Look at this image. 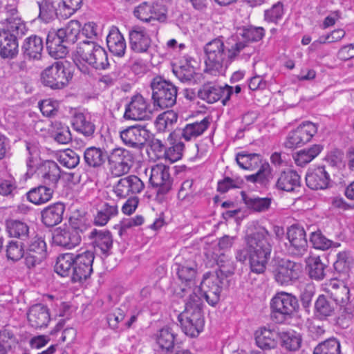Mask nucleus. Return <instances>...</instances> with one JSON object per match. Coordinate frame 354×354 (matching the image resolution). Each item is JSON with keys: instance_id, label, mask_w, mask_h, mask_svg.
<instances>
[{"instance_id": "8", "label": "nucleus", "mask_w": 354, "mask_h": 354, "mask_svg": "<svg viewBox=\"0 0 354 354\" xmlns=\"http://www.w3.org/2000/svg\"><path fill=\"white\" fill-rule=\"evenodd\" d=\"M272 315L280 322L290 317L299 308L298 300L292 294L278 292L270 303Z\"/></svg>"}, {"instance_id": "6", "label": "nucleus", "mask_w": 354, "mask_h": 354, "mask_svg": "<svg viewBox=\"0 0 354 354\" xmlns=\"http://www.w3.org/2000/svg\"><path fill=\"white\" fill-rule=\"evenodd\" d=\"M86 229L77 219L71 220L70 226L58 227L53 233V243L58 246L72 248L81 241L80 232Z\"/></svg>"}, {"instance_id": "31", "label": "nucleus", "mask_w": 354, "mask_h": 354, "mask_svg": "<svg viewBox=\"0 0 354 354\" xmlns=\"http://www.w3.org/2000/svg\"><path fill=\"white\" fill-rule=\"evenodd\" d=\"M38 174L45 183H55L60 177V169L55 162L47 160L38 168Z\"/></svg>"}, {"instance_id": "4", "label": "nucleus", "mask_w": 354, "mask_h": 354, "mask_svg": "<svg viewBox=\"0 0 354 354\" xmlns=\"http://www.w3.org/2000/svg\"><path fill=\"white\" fill-rule=\"evenodd\" d=\"M223 268L222 266L214 272L205 274L201 286L196 288L197 292H201L206 301L212 306L218 304L220 300L223 280L232 273Z\"/></svg>"}, {"instance_id": "5", "label": "nucleus", "mask_w": 354, "mask_h": 354, "mask_svg": "<svg viewBox=\"0 0 354 354\" xmlns=\"http://www.w3.org/2000/svg\"><path fill=\"white\" fill-rule=\"evenodd\" d=\"M150 85L154 107L165 109L176 104L178 89L173 83L160 76H156Z\"/></svg>"}, {"instance_id": "19", "label": "nucleus", "mask_w": 354, "mask_h": 354, "mask_svg": "<svg viewBox=\"0 0 354 354\" xmlns=\"http://www.w3.org/2000/svg\"><path fill=\"white\" fill-rule=\"evenodd\" d=\"M39 8L37 18L42 22L48 24L60 18L57 0H36Z\"/></svg>"}, {"instance_id": "16", "label": "nucleus", "mask_w": 354, "mask_h": 354, "mask_svg": "<svg viewBox=\"0 0 354 354\" xmlns=\"http://www.w3.org/2000/svg\"><path fill=\"white\" fill-rule=\"evenodd\" d=\"M287 237L290 241L289 251L293 255L302 256L307 251L308 242L303 227L292 225L288 229Z\"/></svg>"}, {"instance_id": "59", "label": "nucleus", "mask_w": 354, "mask_h": 354, "mask_svg": "<svg viewBox=\"0 0 354 354\" xmlns=\"http://www.w3.org/2000/svg\"><path fill=\"white\" fill-rule=\"evenodd\" d=\"M243 180L241 178H231L225 177L218 181L217 191L221 193H225L231 188H240L243 185Z\"/></svg>"}, {"instance_id": "2", "label": "nucleus", "mask_w": 354, "mask_h": 354, "mask_svg": "<svg viewBox=\"0 0 354 354\" xmlns=\"http://www.w3.org/2000/svg\"><path fill=\"white\" fill-rule=\"evenodd\" d=\"M245 46L244 42L239 41L231 48H226L219 38L209 41L204 47L205 71L213 75L222 73Z\"/></svg>"}, {"instance_id": "55", "label": "nucleus", "mask_w": 354, "mask_h": 354, "mask_svg": "<svg viewBox=\"0 0 354 354\" xmlns=\"http://www.w3.org/2000/svg\"><path fill=\"white\" fill-rule=\"evenodd\" d=\"M341 315L335 319L337 325L342 328H347L354 317V304H348L346 307H341Z\"/></svg>"}, {"instance_id": "57", "label": "nucleus", "mask_w": 354, "mask_h": 354, "mask_svg": "<svg viewBox=\"0 0 354 354\" xmlns=\"http://www.w3.org/2000/svg\"><path fill=\"white\" fill-rule=\"evenodd\" d=\"M310 242L315 248L322 250H326L330 248L333 243L330 240L326 238L319 230L311 232Z\"/></svg>"}, {"instance_id": "41", "label": "nucleus", "mask_w": 354, "mask_h": 354, "mask_svg": "<svg viewBox=\"0 0 354 354\" xmlns=\"http://www.w3.org/2000/svg\"><path fill=\"white\" fill-rule=\"evenodd\" d=\"M75 254L65 253L58 256L55 265V271L62 277L68 276L73 268Z\"/></svg>"}, {"instance_id": "51", "label": "nucleus", "mask_w": 354, "mask_h": 354, "mask_svg": "<svg viewBox=\"0 0 354 354\" xmlns=\"http://www.w3.org/2000/svg\"><path fill=\"white\" fill-rule=\"evenodd\" d=\"M330 297L337 303V306H339L340 307H346L348 304H353L349 301V288L345 285H342L339 288L330 290Z\"/></svg>"}, {"instance_id": "46", "label": "nucleus", "mask_w": 354, "mask_h": 354, "mask_svg": "<svg viewBox=\"0 0 354 354\" xmlns=\"http://www.w3.org/2000/svg\"><path fill=\"white\" fill-rule=\"evenodd\" d=\"M241 194L243 201L248 208L255 212H266L270 207L271 199L270 198L248 197L243 192Z\"/></svg>"}, {"instance_id": "28", "label": "nucleus", "mask_w": 354, "mask_h": 354, "mask_svg": "<svg viewBox=\"0 0 354 354\" xmlns=\"http://www.w3.org/2000/svg\"><path fill=\"white\" fill-rule=\"evenodd\" d=\"M89 238L92 239V243L96 248H99L100 251L106 254L112 247L113 240L111 233L109 231H102L93 230L89 235Z\"/></svg>"}, {"instance_id": "15", "label": "nucleus", "mask_w": 354, "mask_h": 354, "mask_svg": "<svg viewBox=\"0 0 354 354\" xmlns=\"http://www.w3.org/2000/svg\"><path fill=\"white\" fill-rule=\"evenodd\" d=\"M169 171V167L162 164H157L151 169L149 181L153 187L158 188L160 194H166L171 189L172 179Z\"/></svg>"}, {"instance_id": "32", "label": "nucleus", "mask_w": 354, "mask_h": 354, "mask_svg": "<svg viewBox=\"0 0 354 354\" xmlns=\"http://www.w3.org/2000/svg\"><path fill=\"white\" fill-rule=\"evenodd\" d=\"M53 194V190L44 185H39L31 189L26 195L27 200L35 205H40L49 201Z\"/></svg>"}, {"instance_id": "48", "label": "nucleus", "mask_w": 354, "mask_h": 354, "mask_svg": "<svg viewBox=\"0 0 354 354\" xmlns=\"http://www.w3.org/2000/svg\"><path fill=\"white\" fill-rule=\"evenodd\" d=\"M340 344L336 338H329L319 343L315 348L313 354H339Z\"/></svg>"}, {"instance_id": "52", "label": "nucleus", "mask_w": 354, "mask_h": 354, "mask_svg": "<svg viewBox=\"0 0 354 354\" xmlns=\"http://www.w3.org/2000/svg\"><path fill=\"white\" fill-rule=\"evenodd\" d=\"M202 293L197 292L196 288L189 295L186 300L185 310L183 312H198L203 313Z\"/></svg>"}, {"instance_id": "14", "label": "nucleus", "mask_w": 354, "mask_h": 354, "mask_svg": "<svg viewBox=\"0 0 354 354\" xmlns=\"http://www.w3.org/2000/svg\"><path fill=\"white\" fill-rule=\"evenodd\" d=\"M129 151L120 148L115 149L108 156V160L111 172L116 176L127 173L133 165V159Z\"/></svg>"}, {"instance_id": "21", "label": "nucleus", "mask_w": 354, "mask_h": 354, "mask_svg": "<svg viewBox=\"0 0 354 354\" xmlns=\"http://www.w3.org/2000/svg\"><path fill=\"white\" fill-rule=\"evenodd\" d=\"M337 308V303L330 296L320 295L315 303V315L320 320H325L334 315Z\"/></svg>"}, {"instance_id": "18", "label": "nucleus", "mask_w": 354, "mask_h": 354, "mask_svg": "<svg viewBox=\"0 0 354 354\" xmlns=\"http://www.w3.org/2000/svg\"><path fill=\"white\" fill-rule=\"evenodd\" d=\"M59 31L49 32L46 38V48L50 56L55 59L63 58L68 53V45Z\"/></svg>"}, {"instance_id": "62", "label": "nucleus", "mask_w": 354, "mask_h": 354, "mask_svg": "<svg viewBox=\"0 0 354 354\" xmlns=\"http://www.w3.org/2000/svg\"><path fill=\"white\" fill-rule=\"evenodd\" d=\"M283 15V4L278 2L272 6V7L265 11V20L268 22L277 24L278 20L281 19Z\"/></svg>"}, {"instance_id": "61", "label": "nucleus", "mask_w": 354, "mask_h": 354, "mask_svg": "<svg viewBox=\"0 0 354 354\" xmlns=\"http://www.w3.org/2000/svg\"><path fill=\"white\" fill-rule=\"evenodd\" d=\"M39 109L44 116L53 117L58 112L59 104L57 101L46 99L39 103Z\"/></svg>"}, {"instance_id": "13", "label": "nucleus", "mask_w": 354, "mask_h": 354, "mask_svg": "<svg viewBox=\"0 0 354 354\" xmlns=\"http://www.w3.org/2000/svg\"><path fill=\"white\" fill-rule=\"evenodd\" d=\"M183 332L188 337H196L203 330L205 320L203 313L182 312L178 316Z\"/></svg>"}, {"instance_id": "29", "label": "nucleus", "mask_w": 354, "mask_h": 354, "mask_svg": "<svg viewBox=\"0 0 354 354\" xmlns=\"http://www.w3.org/2000/svg\"><path fill=\"white\" fill-rule=\"evenodd\" d=\"M106 43L109 50L113 54L119 57L124 54L126 44L118 28H111L106 37Z\"/></svg>"}, {"instance_id": "11", "label": "nucleus", "mask_w": 354, "mask_h": 354, "mask_svg": "<svg viewBox=\"0 0 354 354\" xmlns=\"http://www.w3.org/2000/svg\"><path fill=\"white\" fill-rule=\"evenodd\" d=\"M94 259V254L91 251L75 254L71 276L73 282H82L91 277Z\"/></svg>"}, {"instance_id": "54", "label": "nucleus", "mask_w": 354, "mask_h": 354, "mask_svg": "<svg viewBox=\"0 0 354 354\" xmlns=\"http://www.w3.org/2000/svg\"><path fill=\"white\" fill-rule=\"evenodd\" d=\"M265 35V30L262 27L250 26L242 29L241 35L246 41L254 42L260 41Z\"/></svg>"}, {"instance_id": "3", "label": "nucleus", "mask_w": 354, "mask_h": 354, "mask_svg": "<svg viewBox=\"0 0 354 354\" xmlns=\"http://www.w3.org/2000/svg\"><path fill=\"white\" fill-rule=\"evenodd\" d=\"M75 62L80 70L86 73L87 64L95 70H106L109 66L108 53L106 50L96 42L85 40L80 42L76 49Z\"/></svg>"}, {"instance_id": "1", "label": "nucleus", "mask_w": 354, "mask_h": 354, "mask_svg": "<svg viewBox=\"0 0 354 354\" xmlns=\"http://www.w3.org/2000/svg\"><path fill=\"white\" fill-rule=\"evenodd\" d=\"M244 245L235 251V259L241 263L248 261L250 271L255 274H263L270 259L272 246L271 235L263 227L254 232L246 235Z\"/></svg>"}, {"instance_id": "34", "label": "nucleus", "mask_w": 354, "mask_h": 354, "mask_svg": "<svg viewBox=\"0 0 354 354\" xmlns=\"http://www.w3.org/2000/svg\"><path fill=\"white\" fill-rule=\"evenodd\" d=\"M107 158L106 151L95 147L87 148L84 153L85 163L91 167H98L102 165Z\"/></svg>"}, {"instance_id": "33", "label": "nucleus", "mask_w": 354, "mask_h": 354, "mask_svg": "<svg viewBox=\"0 0 354 354\" xmlns=\"http://www.w3.org/2000/svg\"><path fill=\"white\" fill-rule=\"evenodd\" d=\"M6 230L11 237H15L21 241H27L29 239L28 225L19 220H10L6 222Z\"/></svg>"}, {"instance_id": "56", "label": "nucleus", "mask_w": 354, "mask_h": 354, "mask_svg": "<svg viewBox=\"0 0 354 354\" xmlns=\"http://www.w3.org/2000/svg\"><path fill=\"white\" fill-rule=\"evenodd\" d=\"M59 162L68 168H75L80 162V156L71 149H66L59 155Z\"/></svg>"}, {"instance_id": "43", "label": "nucleus", "mask_w": 354, "mask_h": 354, "mask_svg": "<svg viewBox=\"0 0 354 354\" xmlns=\"http://www.w3.org/2000/svg\"><path fill=\"white\" fill-rule=\"evenodd\" d=\"M279 338L281 346L288 351H295L301 346V337L293 331L280 333Z\"/></svg>"}, {"instance_id": "63", "label": "nucleus", "mask_w": 354, "mask_h": 354, "mask_svg": "<svg viewBox=\"0 0 354 354\" xmlns=\"http://www.w3.org/2000/svg\"><path fill=\"white\" fill-rule=\"evenodd\" d=\"M184 147V144L182 142H178L172 147L167 148L165 151V159L171 162L180 160L182 158Z\"/></svg>"}, {"instance_id": "49", "label": "nucleus", "mask_w": 354, "mask_h": 354, "mask_svg": "<svg viewBox=\"0 0 354 354\" xmlns=\"http://www.w3.org/2000/svg\"><path fill=\"white\" fill-rule=\"evenodd\" d=\"M117 213L118 208L116 205H110L108 203H105L95 216L94 223L96 225H105L110 218L116 215Z\"/></svg>"}, {"instance_id": "45", "label": "nucleus", "mask_w": 354, "mask_h": 354, "mask_svg": "<svg viewBox=\"0 0 354 354\" xmlns=\"http://www.w3.org/2000/svg\"><path fill=\"white\" fill-rule=\"evenodd\" d=\"M25 242L19 241H10L6 247V256L7 259L17 262L25 255Z\"/></svg>"}, {"instance_id": "27", "label": "nucleus", "mask_w": 354, "mask_h": 354, "mask_svg": "<svg viewBox=\"0 0 354 354\" xmlns=\"http://www.w3.org/2000/svg\"><path fill=\"white\" fill-rule=\"evenodd\" d=\"M177 274L181 281L191 282L196 275L197 265L193 261H181L180 257L175 259Z\"/></svg>"}, {"instance_id": "64", "label": "nucleus", "mask_w": 354, "mask_h": 354, "mask_svg": "<svg viewBox=\"0 0 354 354\" xmlns=\"http://www.w3.org/2000/svg\"><path fill=\"white\" fill-rule=\"evenodd\" d=\"M46 251V243L40 238L33 239L29 244L26 252H30L35 256L44 258Z\"/></svg>"}, {"instance_id": "24", "label": "nucleus", "mask_w": 354, "mask_h": 354, "mask_svg": "<svg viewBox=\"0 0 354 354\" xmlns=\"http://www.w3.org/2000/svg\"><path fill=\"white\" fill-rule=\"evenodd\" d=\"M65 210L64 205L57 203L46 207L41 212L43 223L47 227H53L61 223Z\"/></svg>"}, {"instance_id": "20", "label": "nucleus", "mask_w": 354, "mask_h": 354, "mask_svg": "<svg viewBox=\"0 0 354 354\" xmlns=\"http://www.w3.org/2000/svg\"><path fill=\"white\" fill-rule=\"evenodd\" d=\"M27 315L30 324L35 328L46 327L50 320L48 308L40 304L32 306Z\"/></svg>"}, {"instance_id": "50", "label": "nucleus", "mask_w": 354, "mask_h": 354, "mask_svg": "<svg viewBox=\"0 0 354 354\" xmlns=\"http://www.w3.org/2000/svg\"><path fill=\"white\" fill-rule=\"evenodd\" d=\"M156 341L162 349L169 351L174 347L175 334L171 328H163L160 330Z\"/></svg>"}, {"instance_id": "22", "label": "nucleus", "mask_w": 354, "mask_h": 354, "mask_svg": "<svg viewBox=\"0 0 354 354\" xmlns=\"http://www.w3.org/2000/svg\"><path fill=\"white\" fill-rule=\"evenodd\" d=\"M300 176L295 171L288 169L282 171L279 176L275 187L281 191L293 192L300 187Z\"/></svg>"}, {"instance_id": "25", "label": "nucleus", "mask_w": 354, "mask_h": 354, "mask_svg": "<svg viewBox=\"0 0 354 354\" xmlns=\"http://www.w3.org/2000/svg\"><path fill=\"white\" fill-rule=\"evenodd\" d=\"M18 41L10 32L0 31V56L12 59L18 53Z\"/></svg>"}, {"instance_id": "44", "label": "nucleus", "mask_w": 354, "mask_h": 354, "mask_svg": "<svg viewBox=\"0 0 354 354\" xmlns=\"http://www.w3.org/2000/svg\"><path fill=\"white\" fill-rule=\"evenodd\" d=\"M61 19H68L80 9L82 0H57Z\"/></svg>"}, {"instance_id": "53", "label": "nucleus", "mask_w": 354, "mask_h": 354, "mask_svg": "<svg viewBox=\"0 0 354 354\" xmlns=\"http://www.w3.org/2000/svg\"><path fill=\"white\" fill-rule=\"evenodd\" d=\"M353 259L351 254L344 251L339 252L334 263V269L339 273L346 274L350 270Z\"/></svg>"}, {"instance_id": "36", "label": "nucleus", "mask_w": 354, "mask_h": 354, "mask_svg": "<svg viewBox=\"0 0 354 354\" xmlns=\"http://www.w3.org/2000/svg\"><path fill=\"white\" fill-rule=\"evenodd\" d=\"M236 161L241 168L251 171L257 169L260 165L263 163L260 154L248 153L244 151L237 153Z\"/></svg>"}, {"instance_id": "12", "label": "nucleus", "mask_w": 354, "mask_h": 354, "mask_svg": "<svg viewBox=\"0 0 354 354\" xmlns=\"http://www.w3.org/2000/svg\"><path fill=\"white\" fill-rule=\"evenodd\" d=\"M317 132V127L314 123L311 122H303L289 133L285 146L289 149L301 147L308 142Z\"/></svg>"}, {"instance_id": "26", "label": "nucleus", "mask_w": 354, "mask_h": 354, "mask_svg": "<svg viewBox=\"0 0 354 354\" xmlns=\"http://www.w3.org/2000/svg\"><path fill=\"white\" fill-rule=\"evenodd\" d=\"M43 41L37 36H30L25 39L22 50L26 57L30 59H39L43 50Z\"/></svg>"}, {"instance_id": "35", "label": "nucleus", "mask_w": 354, "mask_h": 354, "mask_svg": "<svg viewBox=\"0 0 354 354\" xmlns=\"http://www.w3.org/2000/svg\"><path fill=\"white\" fill-rule=\"evenodd\" d=\"M149 105L139 93L134 95V122H144L151 118Z\"/></svg>"}, {"instance_id": "47", "label": "nucleus", "mask_w": 354, "mask_h": 354, "mask_svg": "<svg viewBox=\"0 0 354 354\" xmlns=\"http://www.w3.org/2000/svg\"><path fill=\"white\" fill-rule=\"evenodd\" d=\"M27 30L26 24L21 17L5 21V28L2 30L10 32L11 35H14L16 39H18V37H23Z\"/></svg>"}, {"instance_id": "10", "label": "nucleus", "mask_w": 354, "mask_h": 354, "mask_svg": "<svg viewBox=\"0 0 354 354\" xmlns=\"http://www.w3.org/2000/svg\"><path fill=\"white\" fill-rule=\"evenodd\" d=\"M233 93V87L225 85L218 86L211 83L203 84L198 91V97L209 104H213L219 100L226 105Z\"/></svg>"}, {"instance_id": "40", "label": "nucleus", "mask_w": 354, "mask_h": 354, "mask_svg": "<svg viewBox=\"0 0 354 354\" xmlns=\"http://www.w3.org/2000/svg\"><path fill=\"white\" fill-rule=\"evenodd\" d=\"M61 36L64 37L65 42L73 44L77 40L81 31V24L77 20H71L65 27L58 30Z\"/></svg>"}, {"instance_id": "38", "label": "nucleus", "mask_w": 354, "mask_h": 354, "mask_svg": "<svg viewBox=\"0 0 354 354\" xmlns=\"http://www.w3.org/2000/svg\"><path fill=\"white\" fill-rule=\"evenodd\" d=\"M322 149V145H314L308 149L300 150L294 157L295 161L298 166L304 167L317 157Z\"/></svg>"}, {"instance_id": "60", "label": "nucleus", "mask_w": 354, "mask_h": 354, "mask_svg": "<svg viewBox=\"0 0 354 354\" xmlns=\"http://www.w3.org/2000/svg\"><path fill=\"white\" fill-rule=\"evenodd\" d=\"M132 186L133 175H130L119 180L115 187V193L120 197L126 198L131 192Z\"/></svg>"}, {"instance_id": "17", "label": "nucleus", "mask_w": 354, "mask_h": 354, "mask_svg": "<svg viewBox=\"0 0 354 354\" xmlns=\"http://www.w3.org/2000/svg\"><path fill=\"white\" fill-rule=\"evenodd\" d=\"M329 171L326 166H320L308 172L306 176L307 186L311 189H324L330 181Z\"/></svg>"}, {"instance_id": "30", "label": "nucleus", "mask_w": 354, "mask_h": 354, "mask_svg": "<svg viewBox=\"0 0 354 354\" xmlns=\"http://www.w3.org/2000/svg\"><path fill=\"white\" fill-rule=\"evenodd\" d=\"M147 124L145 122L134 124V149H145V151L147 152L148 142L151 136V133L147 129Z\"/></svg>"}, {"instance_id": "7", "label": "nucleus", "mask_w": 354, "mask_h": 354, "mask_svg": "<svg viewBox=\"0 0 354 354\" xmlns=\"http://www.w3.org/2000/svg\"><path fill=\"white\" fill-rule=\"evenodd\" d=\"M72 77V74L62 63L56 62L41 73V80L46 86L54 89H60L68 84Z\"/></svg>"}, {"instance_id": "39", "label": "nucleus", "mask_w": 354, "mask_h": 354, "mask_svg": "<svg viewBox=\"0 0 354 354\" xmlns=\"http://www.w3.org/2000/svg\"><path fill=\"white\" fill-rule=\"evenodd\" d=\"M73 126L74 129L82 133L86 137L93 136L95 132V127L90 121H88L84 113L75 112L73 119Z\"/></svg>"}, {"instance_id": "42", "label": "nucleus", "mask_w": 354, "mask_h": 354, "mask_svg": "<svg viewBox=\"0 0 354 354\" xmlns=\"http://www.w3.org/2000/svg\"><path fill=\"white\" fill-rule=\"evenodd\" d=\"M306 269L310 278L315 280H322L325 276V265L322 262L319 257H311L306 261Z\"/></svg>"}, {"instance_id": "9", "label": "nucleus", "mask_w": 354, "mask_h": 354, "mask_svg": "<svg viewBox=\"0 0 354 354\" xmlns=\"http://www.w3.org/2000/svg\"><path fill=\"white\" fill-rule=\"evenodd\" d=\"M301 272V265L288 259L278 261L273 270L274 279L281 286H288L296 281Z\"/></svg>"}, {"instance_id": "37", "label": "nucleus", "mask_w": 354, "mask_h": 354, "mask_svg": "<svg viewBox=\"0 0 354 354\" xmlns=\"http://www.w3.org/2000/svg\"><path fill=\"white\" fill-rule=\"evenodd\" d=\"M209 120L205 118L200 122H196L187 124L183 129L182 137L186 140L189 141L201 136L209 127Z\"/></svg>"}, {"instance_id": "23", "label": "nucleus", "mask_w": 354, "mask_h": 354, "mask_svg": "<svg viewBox=\"0 0 354 354\" xmlns=\"http://www.w3.org/2000/svg\"><path fill=\"white\" fill-rule=\"evenodd\" d=\"M279 333L274 330L261 328L255 333L257 345L263 350H269L277 346Z\"/></svg>"}, {"instance_id": "58", "label": "nucleus", "mask_w": 354, "mask_h": 354, "mask_svg": "<svg viewBox=\"0 0 354 354\" xmlns=\"http://www.w3.org/2000/svg\"><path fill=\"white\" fill-rule=\"evenodd\" d=\"M149 46V37L143 32L134 30V52H146Z\"/></svg>"}]
</instances>
